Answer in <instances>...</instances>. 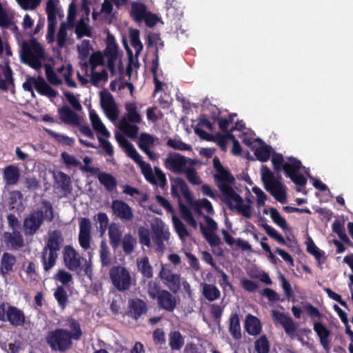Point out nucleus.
Returning a JSON list of instances; mask_svg holds the SVG:
<instances>
[{"label":"nucleus","mask_w":353,"mask_h":353,"mask_svg":"<svg viewBox=\"0 0 353 353\" xmlns=\"http://www.w3.org/2000/svg\"><path fill=\"white\" fill-rule=\"evenodd\" d=\"M158 307L168 312H172L177 306V298L167 290H163L155 299Z\"/></svg>","instance_id":"15"},{"label":"nucleus","mask_w":353,"mask_h":353,"mask_svg":"<svg viewBox=\"0 0 353 353\" xmlns=\"http://www.w3.org/2000/svg\"><path fill=\"white\" fill-rule=\"evenodd\" d=\"M110 279L113 286L121 292L130 289L132 285V278L130 271L123 266L114 265L109 272Z\"/></svg>","instance_id":"8"},{"label":"nucleus","mask_w":353,"mask_h":353,"mask_svg":"<svg viewBox=\"0 0 353 353\" xmlns=\"http://www.w3.org/2000/svg\"><path fill=\"white\" fill-rule=\"evenodd\" d=\"M20 178V170L16 165H8L3 170V179L6 185H14L18 183Z\"/></svg>","instance_id":"23"},{"label":"nucleus","mask_w":353,"mask_h":353,"mask_svg":"<svg viewBox=\"0 0 353 353\" xmlns=\"http://www.w3.org/2000/svg\"><path fill=\"white\" fill-rule=\"evenodd\" d=\"M229 332L234 339L239 340L241 338L239 314L236 312H232L230 316Z\"/></svg>","instance_id":"31"},{"label":"nucleus","mask_w":353,"mask_h":353,"mask_svg":"<svg viewBox=\"0 0 353 353\" xmlns=\"http://www.w3.org/2000/svg\"><path fill=\"white\" fill-rule=\"evenodd\" d=\"M92 225L88 218H81L79 221V243L80 246L88 250L90 247Z\"/></svg>","instance_id":"14"},{"label":"nucleus","mask_w":353,"mask_h":353,"mask_svg":"<svg viewBox=\"0 0 353 353\" xmlns=\"http://www.w3.org/2000/svg\"><path fill=\"white\" fill-rule=\"evenodd\" d=\"M94 219L99 224V231L103 236L109 227V218L106 213L100 212L94 216Z\"/></svg>","instance_id":"50"},{"label":"nucleus","mask_w":353,"mask_h":353,"mask_svg":"<svg viewBox=\"0 0 353 353\" xmlns=\"http://www.w3.org/2000/svg\"><path fill=\"white\" fill-rule=\"evenodd\" d=\"M202 294L210 302L218 299L221 296L220 290L216 285L205 283L202 285Z\"/></svg>","instance_id":"39"},{"label":"nucleus","mask_w":353,"mask_h":353,"mask_svg":"<svg viewBox=\"0 0 353 353\" xmlns=\"http://www.w3.org/2000/svg\"><path fill=\"white\" fill-rule=\"evenodd\" d=\"M54 296L57 300L59 306L63 310L65 309L68 303V296L63 285H59L57 287L54 292Z\"/></svg>","instance_id":"46"},{"label":"nucleus","mask_w":353,"mask_h":353,"mask_svg":"<svg viewBox=\"0 0 353 353\" xmlns=\"http://www.w3.org/2000/svg\"><path fill=\"white\" fill-rule=\"evenodd\" d=\"M183 174H185L188 181L193 185H200L202 182L201 177L198 175L197 172L194 167L188 166Z\"/></svg>","instance_id":"64"},{"label":"nucleus","mask_w":353,"mask_h":353,"mask_svg":"<svg viewBox=\"0 0 353 353\" xmlns=\"http://www.w3.org/2000/svg\"><path fill=\"white\" fill-rule=\"evenodd\" d=\"M110 250L105 241H102L100 244V260L103 267H107L111 263L110 257Z\"/></svg>","instance_id":"58"},{"label":"nucleus","mask_w":353,"mask_h":353,"mask_svg":"<svg viewBox=\"0 0 353 353\" xmlns=\"http://www.w3.org/2000/svg\"><path fill=\"white\" fill-rule=\"evenodd\" d=\"M272 147L268 145L258 147L254 151L256 159L261 162H266L270 157Z\"/></svg>","instance_id":"53"},{"label":"nucleus","mask_w":353,"mask_h":353,"mask_svg":"<svg viewBox=\"0 0 353 353\" xmlns=\"http://www.w3.org/2000/svg\"><path fill=\"white\" fill-rule=\"evenodd\" d=\"M92 49L90 41L88 39H83L80 45H77V50L79 53V59L81 61L85 60Z\"/></svg>","instance_id":"63"},{"label":"nucleus","mask_w":353,"mask_h":353,"mask_svg":"<svg viewBox=\"0 0 353 353\" xmlns=\"http://www.w3.org/2000/svg\"><path fill=\"white\" fill-rule=\"evenodd\" d=\"M270 215L272 221L279 227H280L283 231L288 229L286 220L283 216H281L276 208H270Z\"/></svg>","instance_id":"54"},{"label":"nucleus","mask_w":353,"mask_h":353,"mask_svg":"<svg viewBox=\"0 0 353 353\" xmlns=\"http://www.w3.org/2000/svg\"><path fill=\"white\" fill-rule=\"evenodd\" d=\"M97 177L100 183L103 185L108 192H112L116 189L117 181L116 178L111 174L99 172Z\"/></svg>","instance_id":"38"},{"label":"nucleus","mask_w":353,"mask_h":353,"mask_svg":"<svg viewBox=\"0 0 353 353\" xmlns=\"http://www.w3.org/2000/svg\"><path fill=\"white\" fill-rule=\"evenodd\" d=\"M59 119L65 124L74 126L80 125V119L77 113L69 106L64 105L58 109Z\"/></svg>","instance_id":"21"},{"label":"nucleus","mask_w":353,"mask_h":353,"mask_svg":"<svg viewBox=\"0 0 353 353\" xmlns=\"http://www.w3.org/2000/svg\"><path fill=\"white\" fill-rule=\"evenodd\" d=\"M121 245L123 252L126 255L131 254L137 245V239L130 233L124 234Z\"/></svg>","instance_id":"40"},{"label":"nucleus","mask_w":353,"mask_h":353,"mask_svg":"<svg viewBox=\"0 0 353 353\" xmlns=\"http://www.w3.org/2000/svg\"><path fill=\"white\" fill-rule=\"evenodd\" d=\"M9 203L12 209L23 208V194L19 190H13L10 192Z\"/></svg>","instance_id":"51"},{"label":"nucleus","mask_w":353,"mask_h":353,"mask_svg":"<svg viewBox=\"0 0 353 353\" xmlns=\"http://www.w3.org/2000/svg\"><path fill=\"white\" fill-rule=\"evenodd\" d=\"M116 139L121 147L124 150L127 155L137 163L147 181L152 185H159L163 188L167 184L165 174L162 170L154 167V174L153 173L151 165L143 161L142 157L137 151L134 145L123 135L121 134H116Z\"/></svg>","instance_id":"2"},{"label":"nucleus","mask_w":353,"mask_h":353,"mask_svg":"<svg viewBox=\"0 0 353 353\" xmlns=\"http://www.w3.org/2000/svg\"><path fill=\"white\" fill-rule=\"evenodd\" d=\"M58 259V253L50 251H41V261L45 272H49L55 265Z\"/></svg>","instance_id":"34"},{"label":"nucleus","mask_w":353,"mask_h":353,"mask_svg":"<svg viewBox=\"0 0 353 353\" xmlns=\"http://www.w3.org/2000/svg\"><path fill=\"white\" fill-rule=\"evenodd\" d=\"M64 242L62 233L59 230L50 232L48 241L43 250L58 253Z\"/></svg>","instance_id":"19"},{"label":"nucleus","mask_w":353,"mask_h":353,"mask_svg":"<svg viewBox=\"0 0 353 353\" xmlns=\"http://www.w3.org/2000/svg\"><path fill=\"white\" fill-rule=\"evenodd\" d=\"M70 330L57 327L48 331L45 336V341L52 351L64 353L72 349L73 341L80 340L83 332L79 322L74 318L68 319Z\"/></svg>","instance_id":"1"},{"label":"nucleus","mask_w":353,"mask_h":353,"mask_svg":"<svg viewBox=\"0 0 353 353\" xmlns=\"http://www.w3.org/2000/svg\"><path fill=\"white\" fill-rule=\"evenodd\" d=\"M305 244L307 245L306 250L308 253L313 255L316 260L319 262H323L325 259V252L319 249L314 243L310 236H307Z\"/></svg>","instance_id":"42"},{"label":"nucleus","mask_w":353,"mask_h":353,"mask_svg":"<svg viewBox=\"0 0 353 353\" xmlns=\"http://www.w3.org/2000/svg\"><path fill=\"white\" fill-rule=\"evenodd\" d=\"M25 315L22 310L15 306L9 305L6 311V320L14 327L23 326L25 323Z\"/></svg>","instance_id":"22"},{"label":"nucleus","mask_w":353,"mask_h":353,"mask_svg":"<svg viewBox=\"0 0 353 353\" xmlns=\"http://www.w3.org/2000/svg\"><path fill=\"white\" fill-rule=\"evenodd\" d=\"M332 231L336 233L341 241L347 244L352 245V241L345 233L343 225L339 220H335L332 225Z\"/></svg>","instance_id":"44"},{"label":"nucleus","mask_w":353,"mask_h":353,"mask_svg":"<svg viewBox=\"0 0 353 353\" xmlns=\"http://www.w3.org/2000/svg\"><path fill=\"white\" fill-rule=\"evenodd\" d=\"M261 179L264 188L281 203L287 202L285 185L276 179L272 172L267 166L262 168Z\"/></svg>","instance_id":"7"},{"label":"nucleus","mask_w":353,"mask_h":353,"mask_svg":"<svg viewBox=\"0 0 353 353\" xmlns=\"http://www.w3.org/2000/svg\"><path fill=\"white\" fill-rule=\"evenodd\" d=\"M245 329L250 335L256 336L259 334L261 332L260 320L250 314H248L245 320Z\"/></svg>","instance_id":"30"},{"label":"nucleus","mask_w":353,"mask_h":353,"mask_svg":"<svg viewBox=\"0 0 353 353\" xmlns=\"http://www.w3.org/2000/svg\"><path fill=\"white\" fill-rule=\"evenodd\" d=\"M179 190L181 191L182 195L185 199L190 198V192L188 188V185L185 182V181L180 178L177 177L173 180H172L171 183V193L173 196L179 197Z\"/></svg>","instance_id":"27"},{"label":"nucleus","mask_w":353,"mask_h":353,"mask_svg":"<svg viewBox=\"0 0 353 353\" xmlns=\"http://www.w3.org/2000/svg\"><path fill=\"white\" fill-rule=\"evenodd\" d=\"M21 59L23 63L28 65L34 70H40L42 60L45 59V51L43 46L34 37L30 41H25L21 45Z\"/></svg>","instance_id":"6"},{"label":"nucleus","mask_w":353,"mask_h":353,"mask_svg":"<svg viewBox=\"0 0 353 353\" xmlns=\"http://www.w3.org/2000/svg\"><path fill=\"white\" fill-rule=\"evenodd\" d=\"M116 139L121 147L124 150L127 155L137 163L147 181L152 185H159L163 188L167 184L165 174L162 170L154 167V174L153 173L151 165L143 161L142 157L137 151L134 145L123 135L121 134H116Z\"/></svg>","instance_id":"3"},{"label":"nucleus","mask_w":353,"mask_h":353,"mask_svg":"<svg viewBox=\"0 0 353 353\" xmlns=\"http://www.w3.org/2000/svg\"><path fill=\"white\" fill-rule=\"evenodd\" d=\"M74 32L79 39L84 36L90 37H92L91 29L83 20H81L77 23Z\"/></svg>","instance_id":"61"},{"label":"nucleus","mask_w":353,"mask_h":353,"mask_svg":"<svg viewBox=\"0 0 353 353\" xmlns=\"http://www.w3.org/2000/svg\"><path fill=\"white\" fill-rule=\"evenodd\" d=\"M159 68V49L155 46L154 59L152 61L151 72L154 77V83L155 85L154 92H157L162 89L163 83L157 78V70Z\"/></svg>","instance_id":"43"},{"label":"nucleus","mask_w":353,"mask_h":353,"mask_svg":"<svg viewBox=\"0 0 353 353\" xmlns=\"http://www.w3.org/2000/svg\"><path fill=\"white\" fill-rule=\"evenodd\" d=\"M262 227L269 236L276 241L279 243L289 247L286 240L273 227L267 223L263 224Z\"/></svg>","instance_id":"49"},{"label":"nucleus","mask_w":353,"mask_h":353,"mask_svg":"<svg viewBox=\"0 0 353 353\" xmlns=\"http://www.w3.org/2000/svg\"><path fill=\"white\" fill-rule=\"evenodd\" d=\"M65 267L71 271H77L81 266L82 257L72 245H65L63 252Z\"/></svg>","instance_id":"12"},{"label":"nucleus","mask_w":353,"mask_h":353,"mask_svg":"<svg viewBox=\"0 0 353 353\" xmlns=\"http://www.w3.org/2000/svg\"><path fill=\"white\" fill-rule=\"evenodd\" d=\"M125 108L127 111L125 117L128 121V123H140L141 122V117L137 111L135 103H127L125 105Z\"/></svg>","instance_id":"41"},{"label":"nucleus","mask_w":353,"mask_h":353,"mask_svg":"<svg viewBox=\"0 0 353 353\" xmlns=\"http://www.w3.org/2000/svg\"><path fill=\"white\" fill-rule=\"evenodd\" d=\"M90 119L92 125L93 129L99 134L109 137L110 133L106 129L104 124L102 123L99 115L94 111H90Z\"/></svg>","instance_id":"37"},{"label":"nucleus","mask_w":353,"mask_h":353,"mask_svg":"<svg viewBox=\"0 0 353 353\" xmlns=\"http://www.w3.org/2000/svg\"><path fill=\"white\" fill-rule=\"evenodd\" d=\"M163 283L173 293H176L180 289V275L176 273L172 274Z\"/></svg>","instance_id":"57"},{"label":"nucleus","mask_w":353,"mask_h":353,"mask_svg":"<svg viewBox=\"0 0 353 353\" xmlns=\"http://www.w3.org/2000/svg\"><path fill=\"white\" fill-rule=\"evenodd\" d=\"M302 167L301 161L294 157L284 163L283 171L285 176L290 178L296 185L303 187L307 183V179L300 173Z\"/></svg>","instance_id":"10"},{"label":"nucleus","mask_w":353,"mask_h":353,"mask_svg":"<svg viewBox=\"0 0 353 353\" xmlns=\"http://www.w3.org/2000/svg\"><path fill=\"white\" fill-rule=\"evenodd\" d=\"M46 76L48 81L54 85H59L62 83V81L58 77L50 63L44 65Z\"/></svg>","instance_id":"56"},{"label":"nucleus","mask_w":353,"mask_h":353,"mask_svg":"<svg viewBox=\"0 0 353 353\" xmlns=\"http://www.w3.org/2000/svg\"><path fill=\"white\" fill-rule=\"evenodd\" d=\"M123 233L121 227L116 223H112L108 227V236L112 248L115 250L121 245Z\"/></svg>","instance_id":"24"},{"label":"nucleus","mask_w":353,"mask_h":353,"mask_svg":"<svg viewBox=\"0 0 353 353\" xmlns=\"http://www.w3.org/2000/svg\"><path fill=\"white\" fill-rule=\"evenodd\" d=\"M101 105L109 119L111 121L117 119L119 111L114 98L109 92L101 94Z\"/></svg>","instance_id":"16"},{"label":"nucleus","mask_w":353,"mask_h":353,"mask_svg":"<svg viewBox=\"0 0 353 353\" xmlns=\"http://www.w3.org/2000/svg\"><path fill=\"white\" fill-rule=\"evenodd\" d=\"M193 165L194 161L177 152H170L163 160L164 167L175 174H183L187 165Z\"/></svg>","instance_id":"9"},{"label":"nucleus","mask_w":353,"mask_h":353,"mask_svg":"<svg viewBox=\"0 0 353 353\" xmlns=\"http://www.w3.org/2000/svg\"><path fill=\"white\" fill-rule=\"evenodd\" d=\"M234 183L221 182L216 184L222 197L223 202L230 210H236L247 219L252 217V208L245 204L243 199L235 192L232 185Z\"/></svg>","instance_id":"5"},{"label":"nucleus","mask_w":353,"mask_h":353,"mask_svg":"<svg viewBox=\"0 0 353 353\" xmlns=\"http://www.w3.org/2000/svg\"><path fill=\"white\" fill-rule=\"evenodd\" d=\"M272 316L276 322L283 326L285 333L288 336L291 337L294 336L296 331V326L292 319L290 316L283 312L274 310L272 312Z\"/></svg>","instance_id":"18"},{"label":"nucleus","mask_w":353,"mask_h":353,"mask_svg":"<svg viewBox=\"0 0 353 353\" xmlns=\"http://www.w3.org/2000/svg\"><path fill=\"white\" fill-rule=\"evenodd\" d=\"M130 39L131 45L135 50V54L138 56L143 50V45L139 39V31L138 30H131Z\"/></svg>","instance_id":"59"},{"label":"nucleus","mask_w":353,"mask_h":353,"mask_svg":"<svg viewBox=\"0 0 353 353\" xmlns=\"http://www.w3.org/2000/svg\"><path fill=\"white\" fill-rule=\"evenodd\" d=\"M163 289H161L160 284L154 281H150L147 285V292L150 299L155 300L161 293Z\"/></svg>","instance_id":"62"},{"label":"nucleus","mask_w":353,"mask_h":353,"mask_svg":"<svg viewBox=\"0 0 353 353\" xmlns=\"http://www.w3.org/2000/svg\"><path fill=\"white\" fill-rule=\"evenodd\" d=\"M153 241L159 250L164 249V241H167L170 236V232L168 230H164L162 227L157 226L153 228Z\"/></svg>","instance_id":"32"},{"label":"nucleus","mask_w":353,"mask_h":353,"mask_svg":"<svg viewBox=\"0 0 353 353\" xmlns=\"http://www.w3.org/2000/svg\"><path fill=\"white\" fill-rule=\"evenodd\" d=\"M314 330L319 337L320 343L324 350H328L330 347L329 336L330 335V331L321 322L314 323Z\"/></svg>","instance_id":"25"},{"label":"nucleus","mask_w":353,"mask_h":353,"mask_svg":"<svg viewBox=\"0 0 353 353\" xmlns=\"http://www.w3.org/2000/svg\"><path fill=\"white\" fill-rule=\"evenodd\" d=\"M41 203L43 210H33L23 219V230L26 236L34 235L45 220L52 222L54 218L52 203L46 199H42Z\"/></svg>","instance_id":"4"},{"label":"nucleus","mask_w":353,"mask_h":353,"mask_svg":"<svg viewBox=\"0 0 353 353\" xmlns=\"http://www.w3.org/2000/svg\"><path fill=\"white\" fill-rule=\"evenodd\" d=\"M158 138L147 132H142L139 135L137 145L139 148L143 152L151 161H156L158 154L151 149L156 146Z\"/></svg>","instance_id":"11"},{"label":"nucleus","mask_w":353,"mask_h":353,"mask_svg":"<svg viewBox=\"0 0 353 353\" xmlns=\"http://www.w3.org/2000/svg\"><path fill=\"white\" fill-rule=\"evenodd\" d=\"M167 146L179 151L192 150V146L182 141L181 139L169 138L166 143Z\"/></svg>","instance_id":"52"},{"label":"nucleus","mask_w":353,"mask_h":353,"mask_svg":"<svg viewBox=\"0 0 353 353\" xmlns=\"http://www.w3.org/2000/svg\"><path fill=\"white\" fill-rule=\"evenodd\" d=\"M35 90L43 96L55 97L57 95V92L49 85L41 76L36 78Z\"/></svg>","instance_id":"29"},{"label":"nucleus","mask_w":353,"mask_h":353,"mask_svg":"<svg viewBox=\"0 0 353 353\" xmlns=\"http://www.w3.org/2000/svg\"><path fill=\"white\" fill-rule=\"evenodd\" d=\"M111 208L113 214L122 221H131L134 218L132 208L122 200L112 201Z\"/></svg>","instance_id":"13"},{"label":"nucleus","mask_w":353,"mask_h":353,"mask_svg":"<svg viewBox=\"0 0 353 353\" xmlns=\"http://www.w3.org/2000/svg\"><path fill=\"white\" fill-rule=\"evenodd\" d=\"M5 239L7 245L13 250H19L24 245L23 237L19 231L6 232Z\"/></svg>","instance_id":"26"},{"label":"nucleus","mask_w":353,"mask_h":353,"mask_svg":"<svg viewBox=\"0 0 353 353\" xmlns=\"http://www.w3.org/2000/svg\"><path fill=\"white\" fill-rule=\"evenodd\" d=\"M254 350L257 353H269L270 344L266 335H261L254 342Z\"/></svg>","instance_id":"47"},{"label":"nucleus","mask_w":353,"mask_h":353,"mask_svg":"<svg viewBox=\"0 0 353 353\" xmlns=\"http://www.w3.org/2000/svg\"><path fill=\"white\" fill-rule=\"evenodd\" d=\"M45 130L50 137L55 139L59 143H61L63 145L72 146L74 143L73 138L64 134H58L50 129H45Z\"/></svg>","instance_id":"60"},{"label":"nucleus","mask_w":353,"mask_h":353,"mask_svg":"<svg viewBox=\"0 0 353 353\" xmlns=\"http://www.w3.org/2000/svg\"><path fill=\"white\" fill-rule=\"evenodd\" d=\"M213 166L216 170V173L214 174L213 178L218 184L221 182H229L230 183H235V178L234 176L225 169L221 163L219 159L215 157L213 160Z\"/></svg>","instance_id":"17"},{"label":"nucleus","mask_w":353,"mask_h":353,"mask_svg":"<svg viewBox=\"0 0 353 353\" xmlns=\"http://www.w3.org/2000/svg\"><path fill=\"white\" fill-rule=\"evenodd\" d=\"M201 232L210 246H218L221 243L220 238L213 231H208L202 224H201Z\"/></svg>","instance_id":"55"},{"label":"nucleus","mask_w":353,"mask_h":353,"mask_svg":"<svg viewBox=\"0 0 353 353\" xmlns=\"http://www.w3.org/2000/svg\"><path fill=\"white\" fill-rule=\"evenodd\" d=\"M128 315L136 320L148 311L146 303L139 298L130 299L128 301Z\"/></svg>","instance_id":"20"},{"label":"nucleus","mask_w":353,"mask_h":353,"mask_svg":"<svg viewBox=\"0 0 353 353\" xmlns=\"http://www.w3.org/2000/svg\"><path fill=\"white\" fill-rule=\"evenodd\" d=\"M119 46L113 35L108 34L106 39V47L104 54L108 56H117Z\"/></svg>","instance_id":"48"},{"label":"nucleus","mask_w":353,"mask_h":353,"mask_svg":"<svg viewBox=\"0 0 353 353\" xmlns=\"http://www.w3.org/2000/svg\"><path fill=\"white\" fill-rule=\"evenodd\" d=\"M147 13V8L145 4L135 1L132 3L130 16L135 21L141 22L143 21Z\"/></svg>","instance_id":"36"},{"label":"nucleus","mask_w":353,"mask_h":353,"mask_svg":"<svg viewBox=\"0 0 353 353\" xmlns=\"http://www.w3.org/2000/svg\"><path fill=\"white\" fill-rule=\"evenodd\" d=\"M132 123H128L125 117H123L119 123L120 130L129 138L134 139L137 137L139 128Z\"/></svg>","instance_id":"35"},{"label":"nucleus","mask_w":353,"mask_h":353,"mask_svg":"<svg viewBox=\"0 0 353 353\" xmlns=\"http://www.w3.org/2000/svg\"><path fill=\"white\" fill-rule=\"evenodd\" d=\"M137 266L139 272L143 277L149 279L153 276V268L150 263L148 256L138 258L137 259Z\"/></svg>","instance_id":"33"},{"label":"nucleus","mask_w":353,"mask_h":353,"mask_svg":"<svg viewBox=\"0 0 353 353\" xmlns=\"http://www.w3.org/2000/svg\"><path fill=\"white\" fill-rule=\"evenodd\" d=\"M184 344V339L179 331L171 332L169 335V345L172 350H179Z\"/></svg>","instance_id":"45"},{"label":"nucleus","mask_w":353,"mask_h":353,"mask_svg":"<svg viewBox=\"0 0 353 353\" xmlns=\"http://www.w3.org/2000/svg\"><path fill=\"white\" fill-rule=\"evenodd\" d=\"M17 262L16 257L9 252H4L1 259L0 272L5 276L14 271V266Z\"/></svg>","instance_id":"28"}]
</instances>
